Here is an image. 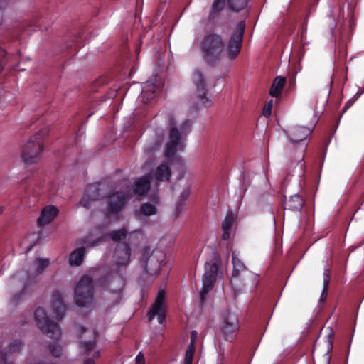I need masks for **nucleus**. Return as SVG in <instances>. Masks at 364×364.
I'll return each mask as SVG.
<instances>
[{
  "mask_svg": "<svg viewBox=\"0 0 364 364\" xmlns=\"http://www.w3.org/2000/svg\"><path fill=\"white\" fill-rule=\"evenodd\" d=\"M200 48L204 62L210 66H215L223 55L225 43L222 36L210 32L203 37Z\"/></svg>",
  "mask_w": 364,
  "mask_h": 364,
  "instance_id": "1",
  "label": "nucleus"
},
{
  "mask_svg": "<svg viewBox=\"0 0 364 364\" xmlns=\"http://www.w3.org/2000/svg\"><path fill=\"white\" fill-rule=\"evenodd\" d=\"M169 142L167 143L164 156L166 159L173 158L177 151H182L185 148L184 141L187 135L191 132L192 121L184 120L180 126V130L170 122Z\"/></svg>",
  "mask_w": 364,
  "mask_h": 364,
  "instance_id": "2",
  "label": "nucleus"
},
{
  "mask_svg": "<svg viewBox=\"0 0 364 364\" xmlns=\"http://www.w3.org/2000/svg\"><path fill=\"white\" fill-rule=\"evenodd\" d=\"M48 134V127H43L31 137L22 149L21 158L25 164H32L40 161L41 153L44 149L43 141Z\"/></svg>",
  "mask_w": 364,
  "mask_h": 364,
  "instance_id": "3",
  "label": "nucleus"
},
{
  "mask_svg": "<svg viewBox=\"0 0 364 364\" xmlns=\"http://www.w3.org/2000/svg\"><path fill=\"white\" fill-rule=\"evenodd\" d=\"M94 288L93 282L91 277L87 275L82 276L77 284L74 299L75 304L79 306H87L93 301Z\"/></svg>",
  "mask_w": 364,
  "mask_h": 364,
  "instance_id": "4",
  "label": "nucleus"
},
{
  "mask_svg": "<svg viewBox=\"0 0 364 364\" xmlns=\"http://www.w3.org/2000/svg\"><path fill=\"white\" fill-rule=\"evenodd\" d=\"M34 319L38 327L44 334L54 340L60 338L61 330L59 325L50 319L44 309L38 307L36 309Z\"/></svg>",
  "mask_w": 364,
  "mask_h": 364,
  "instance_id": "5",
  "label": "nucleus"
},
{
  "mask_svg": "<svg viewBox=\"0 0 364 364\" xmlns=\"http://www.w3.org/2000/svg\"><path fill=\"white\" fill-rule=\"evenodd\" d=\"M144 269L150 276H157L166 264V257L164 251L154 249L143 261Z\"/></svg>",
  "mask_w": 364,
  "mask_h": 364,
  "instance_id": "6",
  "label": "nucleus"
},
{
  "mask_svg": "<svg viewBox=\"0 0 364 364\" xmlns=\"http://www.w3.org/2000/svg\"><path fill=\"white\" fill-rule=\"evenodd\" d=\"M245 30V21H240L236 26L227 45V55L233 60L240 54L242 48L243 36Z\"/></svg>",
  "mask_w": 364,
  "mask_h": 364,
  "instance_id": "7",
  "label": "nucleus"
},
{
  "mask_svg": "<svg viewBox=\"0 0 364 364\" xmlns=\"http://www.w3.org/2000/svg\"><path fill=\"white\" fill-rule=\"evenodd\" d=\"M240 326L238 316L228 311L223 316L220 331L224 339L228 342H233L240 330Z\"/></svg>",
  "mask_w": 364,
  "mask_h": 364,
  "instance_id": "8",
  "label": "nucleus"
},
{
  "mask_svg": "<svg viewBox=\"0 0 364 364\" xmlns=\"http://www.w3.org/2000/svg\"><path fill=\"white\" fill-rule=\"evenodd\" d=\"M192 81L196 86L197 103L204 107H210L213 105L212 100L207 96L208 90L203 73L196 69L193 72Z\"/></svg>",
  "mask_w": 364,
  "mask_h": 364,
  "instance_id": "9",
  "label": "nucleus"
},
{
  "mask_svg": "<svg viewBox=\"0 0 364 364\" xmlns=\"http://www.w3.org/2000/svg\"><path fill=\"white\" fill-rule=\"evenodd\" d=\"M131 197L128 192L116 191L107 198V211L110 214L120 212L124 207L128 199Z\"/></svg>",
  "mask_w": 364,
  "mask_h": 364,
  "instance_id": "10",
  "label": "nucleus"
},
{
  "mask_svg": "<svg viewBox=\"0 0 364 364\" xmlns=\"http://www.w3.org/2000/svg\"><path fill=\"white\" fill-rule=\"evenodd\" d=\"M165 298V292L160 290L158 292L156 300L148 312L149 321L154 319L156 316H158V322L160 324H164L166 321V313L163 308V304Z\"/></svg>",
  "mask_w": 364,
  "mask_h": 364,
  "instance_id": "11",
  "label": "nucleus"
},
{
  "mask_svg": "<svg viewBox=\"0 0 364 364\" xmlns=\"http://www.w3.org/2000/svg\"><path fill=\"white\" fill-rule=\"evenodd\" d=\"M102 198L99 183H92L87 186L80 201L81 206L88 208L92 201L100 200Z\"/></svg>",
  "mask_w": 364,
  "mask_h": 364,
  "instance_id": "12",
  "label": "nucleus"
},
{
  "mask_svg": "<svg viewBox=\"0 0 364 364\" xmlns=\"http://www.w3.org/2000/svg\"><path fill=\"white\" fill-rule=\"evenodd\" d=\"M131 249L127 242L117 244L114 254V258L117 266H127L129 262Z\"/></svg>",
  "mask_w": 364,
  "mask_h": 364,
  "instance_id": "13",
  "label": "nucleus"
},
{
  "mask_svg": "<svg viewBox=\"0 0 364 364\" xmlns=\"http://www.w3.org/2000/svg\"><path fill=\"white\" fill-rule=\"evenodd\" d=\"M52 309L58 321H60L65 312V306L63 303V296L60 291H56L52 296Z\"/></svg>",
  "mask_w": 364,
  "mask_h": 364,
  "instance_id": "14",
  "label": "nucleus"
},
{
  "mask_svg": "<svg viewBox=\"0 0 364 364\" xmlns=\"http://www.w3.org/2000/svg\"><path fill=\"white\" fill-rule=\"evenodd\" d=\"M58 214V209L52 205L46 206L37 220L38 226H43L51 223Z\"/></svg>",
  "mask_w": 364,
  "mask_h": 364,
  "instance_id": "15",
  "label": "nucleus"
},
{
  "mask_svg": "<svg viewBox=\"0 0 364 364\" xmlns=\"http://www.w3.org/2000/svg\"><path fill=\"white\" fill-rule=\"evenodd\" d=\"M311 133L309 128L296 126L291 128L288 134V137L294 144H297L305 140Z\"/></svg>",
  "mask_w": 364,
  "mask_h": 364,
  "instance_id": "16",
  "label": "nucleus"
},
{
  "mask_svg": "<svg viewBox=\"0 0 364 364\" xmlns=\"http://www.w3.org/2000/svg\"><path fill=\"white\" fill-rule=\"evenodd\" d=\"M218 265L215 262H205V272L203 277V282H210V284H215L218 275Z\"/></svg>",
  "mask_w": 364,
  "mask_h": 364,
  "instance_id": "17",
  "label": "nucleus"
},
{
  "mask_svg": "<svg viewBox=\"0 0 364 364\" xmlns=\"http://www.w3.org/2000/svg\"><path fill=\"white\" fill-rule=\"evenodd\" d=\"M151 187V179L149 176H144L138 179L134 185L133 193L139 196H144L147 193Z\"/></svg>",
  "mask_w": 364,
  "mask_h": 364,
  "instance_id": "18",
  "label": "nucleus"
},
{
  "mask_svg": "<svg viewBox=\"0 0 364 364\" xmlns=\"http://www.w3.org/2000/svg\"><path fill=\"white\" fill-rule=\"evenodd\" d=\"M23 346V343L20 340L13 341L9 346L7 352L0 351V364H12V363L7 362V354L12 353H18L21 351Z\"/></svg>",
  "mask_w": 364,
  "mask_h": 364,
  "instance_id": "19",
  "label": "nucleus"
},
{
  "mask_svg": "<svg viewBox=\"0 0 364 364\" xmlns=\"http://www.w3.org/2000/svg\"><path fill=\"white\" fill-rule=\"evenodd\" d=\"M154 177L158 181L168 182L171 177V170L167 164H162L156 168Z\"/></svg>",
  "mask_w": 364,
  "mask_h": 364,
  "instance_id": "20",
  "label": "nucleus"
},
{
  "mask_svg": "<svg viewBox=\"0 0 364 364\" xmlns=\"http://www.w3.org/2000/svg\"><path fill=\"white\" fill-rule=\"evenodd\" d=\"M42 22H43V19L41 18V19L33 21V23L32 24H29L27 22L21 23V25L19 26V28H18V31H16V33H15L14 35L13 38L15 39L20 38V34L18 33V31H20V30L23 32H26V33H29L31 31H33L35 30L34 28H33V27L38 28L41 30L46 29V27L43 26L42 25Z\"/></svg>",
  "mask_w": 364,
  "mask_h": 364,
  "instance_id": "21",
  "label": "nucleus"
},
{
  "mask_svg": "<svg viewBox=\"0 0 364 364\" xmlns=\"http://www.w3.org/2000/svg\"><path fill=\"white\" fill-rule=\"evenodd\" d=\"M234 223V216L232 212H228L222 222V239L228 240L230 237V232Z\"/></svg>",
  "mask_w": 364,
  "mask_h": 364,
  "instance_id": "22",
  "label": "nucleus"
},
{
  "mask_svg": "<svg viewBox=\"0 0 364 364\" xmlns=\"http://www.w3.org/2000/svg\"><path fill=\"white\" fill-rule=\"evenodd\" d=\"M286 83V77L277 76L272 82L269 90V95L272 97H277L282 93L283 87Z\"/></svg>",
  "mask_w": 364,
  "mask_h": 364,
  "instance_id": "23",
  "label": "nucleus"
},
{
  "mask_svg": "<svg viewBox=\"0 0 364 364\" xmlns=\"http://www.w3.org/2000/svg\"><path fill=\"white\" fill-rule=\"evenodd\" d=\"M305 200L299 194H294L290 196L286 206L289 210L300 211L304 205Z\"/></svg>",
  "mask_w": 364,
  "mask_h": 364,
  "instance_id": "24",
  "label": "nucleus"
},
{
  "mask_svg": "<svg viewBox=\"0 0 364 364\" xmlns=\"http://www.w3.org/2000/svg\"><path fill=\"white\" fill-rule=\"evenodd\" d=\"M85 247H81L73 250L69 257V263L70 265L80 266L84 259Z\"/></svg>",
  "mask_w": 364,
  "mask_h": 364,
  "instance_id": "25",
  "label": "nucleus"
},
{
  "mask_svg": "<svg viewBox=\"0 0 364 364\" xmlns=\"http://www.w3.org/2000/svg\"><path fill=\"white\" fill-rule=\"evenodd\" d=\"M191 185H188L180 194V197L176 203V208H175V216L178 217L181 213L183 204L186 200L188 198L191 194Z\"/></svg>",
  "mask_w": 364,
  "mask_h": 364,
  "instance_id": "26",
  "label": "nucleus"
},
{
  "mask_svg": "<svg viewBox=\"0 0 364 364\" xmlns=\"http://www.w3.org/2000/svg\"><path fill=\"white\" fill-rule=\"evenodd\" d=\"M232 263L233 265V270L232 274V279L238 277L240 276V273L246 269V267L235 252L232 253Z\"/></svg>",
  "mask_w": 364,
  "mask_h": 364,
  "instance_id": "27",
  "label": "nucleus"
},
{
  "mask_svg": "<svg viewBox=\"0 0 364 364\" xmlns=\"http://www.w3.org/2000/svg\"><path fill=\"white\" fill-rule=\"evenodd\" d=\"M156 213V208L154 204L149 203H144L141 205L139 209L136 212V217L140 215L151 216L155 215Z\"/></svg>",
  "mask_w": 364,
  "mask_h": 364,
  "instance_id": "28",
  "label": "nucleus"
},
{
  "mask_svg": "<svg viewBox=\"0 0 364 364\" xmlns=\"http://www.w3.org/2000/svg\"><path fill=\"white\" fill-rule=\"evenodd\" d=\"M115 280L119 283V286H121L122 282L119 274L117 272L109 273L102 277L99 284L102 286L109 288L111 283Z\"/></svg>",
  "mask_w": 364,
  "mask_h": 364,
  "instance_id": "29",
  "label": "nucleus"
},
{
  "mask_svg": "<svg viewBox=\"0 0 364 364\" xmlns=\"http://www.w3.org/2000/svg\"><path fill=\"white\" fill-rule=\"evenodd\" d=\"M49 259L45 258H36L33 262L35 266V274L39 275L48 267L49 265Z\"/></svg>",
  "mask_w": 364,
  "mask_h": 364,
  "instance_id": "30",
  "label": "nucleus"
},
{
  "mask_svg": "<svg viewBox=\"0 0 364 364\" xmlns=\"http://www.w3.org/2000/svg\"><path fill=\"white\" fill-rule=\"evenodd\" d=\"M225 0H214L212 5V10L209 14V18L213 19L217 14L220 13L225 6Z\"/></svg>",
  "mask_w": 364,
  "mask_h": 364,
  "instance_id": "31",
  "label": "nucleus"
},
{
  "mask_svg": "<svg viewBox=\"0 0 364 364\" xmlns=\"http://www.w3.org/2000/svg\"><path fill=\"white\" fill-rule=\"evenodd\" d=\"M92 334V340L80 342V346L84 349L85 353L93 350L96 346V337L97 336V332L94 331Z\"/></svg>",
  "mask_w": 364,
  "mask_h": 364,
  "instance_id": "32",
  "label": "nucleus"
},
{
  "mask_svg": "<svg viewBox=\"0 0 364 364\" xmlns=\"http://www.w3.org/2000/svg\"><path fill=\"white\" fill-rule=\"evenodd\" d=\"M230 9L235 11L243 9L247 4V0H228Z\"/></svg>",
  "mask_w": 364,
  "mask_h": 364,
  "instance_id": "33",
  "label": "nucleus"
},
{
  "mask_svg": "<svg viewBox=\"0 0 364 364\" xmlns=\"http://www.w3.org/2000/svg\"><path fill=\"white\" fill-rule=\"evenodd\" d=\"M127 235V230L125 228H121L118 230H113L109 232V235L114 242H119L124 240Z\"/></svg>",
  "mask_w": 364,
  "mask_h": 364,
  "instance_id": "34",
  "label": "nucleus"
},
{
  "mask_svg": "<svg viewBox=\"0 0 364 364\" xmlns=\"http://www.w3.org/2000/svg\"><path fill=\"white\" fill-rule=\"evenodd\" d=\"M82 38L80 36H73L70 38V42L66 45V48L70 50L71 53L75 52L78 47L80 46V41Z\"/></svg>",
  "mask_w": 364,
  "mask_h": 364,
  "instance_id": "35",
  "label": "nucleus"
},
{
  "mask_svg": "<svg viewBox=\"0 0 364 364\" xmlns=\"http://www.w3.org/2000/svg\"><path fill=\"white\" fill-rule=\"evenodd\" d=\"M104 236H100L96 239H92L90 236H86L81 240V243L87 247H95L104 240Z\"/></svg>",
  "mask_w": 364,
  "mask_h": 364,
  "instance_id": "36",
  "label": "nucleus"
},
{
  "mask_svg": "<svg viewBox=\"0 0 364 364\" xmlns=\"http://www.w3.org/2000/svg\"><path fill=\"white\" fill-rule=\"evenodd\" d=\"M194 353L195 346L193 343H189L185 354L184 364H192Z\"/></svg>",
  "mask_w": 364,
  "mask_h": 364,
  "instance_id": "37",
  "label": "nucleus"
},
{
  "mask_svg": "<svg viewBox=\"0 0 364 364\" xmlns=\"http://www.w3.org/2000/svg\"><path fill=\"white\" fill-rule=\"evenodd\" d=\"M26 286H27V284H25L20 291L16 292L11 295V299H10L11 304H12L14 305H16L19 303L23 295L25 294Z\"/></svg>",
  "mask_w": 364,
  "mask_h": 364,
  "instance_id": "38",
  "label": "nucleus"
},
{
  "mask_svg": "<svg viewBox=\"0 0 364 364\" xmlns=\"http://www.w3.org/2000/svg\"><path fill=\"white\" fill-rule=\"evenodd\" d=\"M213 287V284H210L209 282L208 284L203 282V287L200 292V299L202 304L205 301L207 294Z\"/></svg>",
  "mask_w": 364,
  "mask_h": 364,
  "instance_id": "39",
  "label": "nucleus"
},
{
  "mask_svg": "<svg viewBox=\"0 0 364 364\" xmlns=\"http://www.w3.org/2000/svg\"><path fill=\"white\" fill-rule=\"evenodd\" d=\"M363 93H364V90L362 91H358L352 98L348 100L345 104L342 109V112L343 113L346 110H348L355 103V102L361 96Z\"/></svg>",
  "mask_w": 364,
  "mask_h": 364,
  "instance_id": "40",
  "label": "nucleus"
},
{
  "mask_svg": "<svg viewBox=\"0 0 364 364\" xmlns=\"http://www.w3.org/2000/svg\"><path fill=\"white\" fill-rule=\"evenodd\" d=\"M48 349H49L50 353L54 357L58 358L62 355V353H63L62 348L55 342L50 343L48 346Z\"/></svg>",
  "mask_w": 364,
  "mask_h": 364,
  "instance_id": "41",
  "label": "nucleus"
},
{
  "mask_svg": "<svg viewBox=\"0 0 364 364\" xmlns=\"http://www.w3.org/2000/svg\"><path fill=\"white\" fill-rule=\"evenodd\" d=\"M330 281H331L330 271L328 269H325V271L323 272V289L322 294H323L325 292L327 291Z\"/></svg>",
  "mask_w": 364,
  "mask_h": 364,
  "instance_id": "42",
  "label": "nucleus"
},
{
  "mask_svg": "<svg viewBox=\"0 0 364 364\" xmlns=\"http://www.w3.org/2000/svg\"><path fill=\"white\" fill-rule=\"evenodd\" d=\"M272 106H273V100H271L270 101L267 102L264 105L263 110H262V114L264 117H270V115L272 114Z\"/></svg>",
  "mask_w": 364,
  "mask_h": 364,
  "instance_id": "43",
  "label": "nucleus"
},
{
  "mask_svg": "<svg viewBox=\"0 0 364 364\" xmlns=\"http://www.w3.org/2000/svg\"><path fill=\"white\" fill-rule=\"evenodd\" d=\"M6 62V52L4 49L0 47V73L4 69V65Z\"/></svg>",
  "mask_w": 364,
  "mask_h": 364,
  "instance_id": "44",
  "label": "nucleus"
},
{
  "mask_svg": "<svg viewBox=\"0 0 364 364\" xmlns=\"http://www.w3.org/2000/svg\"><path fill=\"white\" fill-rule=\"evenodd\" d=\"M155 96V90H148L144 91L143 90L142 92V98L143 100L145 102L146 100L147 102L154 98Z\"/></svg>",
  "mask_w": 364,
  "mask_h": 364,
  "instance_id": "45",
  "label": "nucleus"
},
{
  "mask_svg": "<svg viewBox=\"0 0 364 364\" xmlns=\"http://www.w3.org/2000/svg\"><path fill=\"white\" fill-rule=\"evenodd\" d=\"M99 358H100V352L96 351V352H95V353L92 358H88L85 360L84 364H95V359H97Z\"/></svg>",
  "mask_w": 364,
  "mask_h": 364,
  "instance_id": "46",
  "label": "nucleus"
},
{
  "mask_svg": "<svg viewBox=\"0 0 364 364\" xmlns=\"http://www.w3.org/2000/svg\"><path fill=\"white\" fill-rule=\"evenodd\" d=\"M328 350H331L333 348V333H330L328 336Z\"/></svg>",
  "mask_w": 364,
  "mask_h": 364,
  "instance_id": "47",
  "label": "nucleus"
},
{
  "mask_svg": "<svg viewBox=\"0 0 364 364\" xmlns=\"http://www.w3.org/2000/svg\"><path fill=\"white\" fill-rule=\"evenodd\" d=\"M136 364H145L144 357L141 353L136 357Z\"/></svg>",
  "mask_w": 364,
  "mask_h": 364,
  "instance_id": "48",
  "label": "nucleus"
},
{
  "mask_svg": "<svg viewBox=\"0 0 364 364\" xmlns=\"http://www.w3.org/2000/svg\"><path fill=\"white\" fill-rule=\"evenodd\" d=\"M197 336V332L196 331H192L191 333V343H193V346H195V341Z\"/></svg>",
  "mask_w": 364,
  "mask_h": 364,
  "instance_id": "49",
  "label": "nucleus"
},
{
  "mask_svg": "<svg viewBox=\"0 0 364 364\" xmlns=\"http://www.w3.org/2000/svg\"><path fill=\"white\" fill-rule=\"evenodd\" d=\"M296 81H295V77H293L289 79V86L293 87L295 85Z\"/></svg>",
  "mask_w": 364,
  "mask_h": 364,
  "instance_id": "50",
  "label": "nucleus"
},
{
  "mask_svg": "<svg viewBox=\"0 0 364 364\" xmlns=\"http://www.w3.org/2000/svg\"><path fill=\"white\" fill-rule=\"evenodd\" d=\"M80 329H81V333H84L87 331V328L85 327H83V326H81Z\"/></svg>",
  "mask_w": 364,
  "mask_h": 364,
  "instance_id": "51",
  "label": "nucleus"
},
{
  "mask_svg": "<svg viewBox=\"0 0 364 364\" xmlns=\"http://www.w3.org/2000/svg\"><path fill=\"white\" fill-rule=\"evenodd\" d=\"M4 210V207L1 206L0 207V215H1L3 213Z\"/></svg>",
  "mask_w": 364,
  "mask_h": 364,
  "instance_id": "52",
  "label": "nucleus"
},
{
  "mask_svg": "<svg viewBox=\"0 0 364 364\" xmlns=\"http://www.w3.org/2000/svg\"><path fill=\"white\" fill-rule=\"evenodd\" d=\"M178 161L182 162V160L180 157L178 158Z\"/></svg>",
  "mask_w": 364,
  "mask_h": 364,
  "instance_id": "53",
  "label": "nucleus"
},
{
  "mask_svg": "<svg viewBox=\"0 0 364 364\" xmlns=\"http://www.w3.org/2000/svg\"><path fill=\"white\" fill-rule=\"evenodd\" d=\"M28 279V280H30V279H31V276H30V275L28 277V279Z\"/></svg>",
  "mask_w": 364,
  "mask_h": 364,
  "instance_id": "54",
  "label": "nucleus"
}]
</instances>
